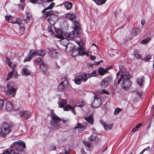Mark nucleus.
<instances>
[{
    "label": "nucleus",
    "instance_id": "nucleus-1",
    "mask_svg": "<svg viewBox=\"0 0 154 154\" xmlns=\"http://www.w3.org/2000/svg\"><path fill=\"white\" fill-rule=\"evenodd\" d=\"M120 70L116 74L117 79H116L114 82V85L116 86L121 84V87L126 90H128L131 85L130 80V75L126 72H123L122 70Z\"/></svg>",
    "mask_w": 154,
    "mask_h": 154
},
{
    "label": "nucleus",
    "instance_id": "nucleus-2",
    "mask_svg": "<svg viewBox=\"0 0 154 154\" xmlns=\"http://www.w3.org/2000/svg\"><path fill=\"white\" fill-rule=\"evenodd\" d=\"M17 89V86L13 82H9L7 85L6 94L9 96L14 97Z\"/></svg>",
    "mask_w": 154,
    "mask_h": 154
},
{
    "label": "nucleus",
    "instance_id": "nucleus-3",
    "mask_svg": "<svg viewBox=\"0 0 154 154\" xmlns=\"http://www.w3.org/2000/svg\"><path fill=\"white\" fill-rule=\"evenodd\" d=\"M96 71H94L91 73L83 74L82 75H77L75 77L74 82L75 83L79 85L82 82H86L88 78L96 76Z\"/></svg>",
    "mask_w": 154,
    "mask_h": 154
},
{
    "label": "nucleus",
    "instance_id": "nucleus-4",
    "mask_svg": "<svg viewBox=\"0 0 154 154\" xmlns=\"http://www.w3.org/2000/svg\"><path fill=\"white\" fill-rule=\"evenodd\" d=\"M52 120L51 121V128L53 129L58 130L61 128L58 123L61 120V119L59 118L54 113H51Z\"/></svg>",
    "mask_w": 154,
    "mask_h": 154
},
{
    "label": "nucleus",
    "instance_id": "nucleus-5",
    "mask_svg": "<svg viewBox=\"0 0 154 154\" xmlns=\"http://www.w3.org/2000/svg\"><path fill=\"white\" fill-rule=\"evenodd\" d=\"M11 147L17 151L20 152L23 151V149L26 147V145L23 141L18 140L14 142L11 146Z\"/></svg>",
    "mask_w": 154,
    "mask_h": 154
},
{
    "label": "nucleus",
    "instance_id": "nucleus-6",
    "mask_svg": "<svg viewBox=\"0 0 154 154\" xmlns=\"http://www.w3.org/2000/svg\"><path fill=\"white\" fill-rule=\"evenodd\" d=\"M11 125L8 123H4L1 128V135L5 137L6 134L9 133L11 130Z\"/></svg>",
    "mask_w": 154,
    "mask_h": 154
},
{
    "label": "nucleus",
    "instance_id": "nucleus-7",
    "mask_svg": "<svg viewBox=\"0 0 154 154\" xmlns=\"http://www.w3.org/2000/svg\"><path fill=\"white\" fill-rule=\"evenodd\" d=\"M79 45L77 48V51H73L71 54L72 56L74 57H76L78 55L83 56L86 54L85 51V48L81 46L79 43L77 42Z\"/></svg>",
    "mask_w": 154,
    "mask_h": 154
},
{
    "label": "nucleus",
    "instance_id": "nucleus-8",
    "mask_svg": "<svg viewBox=\"0 0 154 154\" xmlns=\"http://www.w3.org/2000/svg\"><path fill=\"white\" fill-rule=\"evenodd\" d=\"M113 80L111 76L107 77L104 79L100 83V86L102 87H106L109 86Z\"/></svg>",
    "mask_w": 154,
    "mask_h": 154
},
{
    "label": "nucleus",
    "instance_id": "nucleus-9",
    "mask_svg": "<svg viewBox=\"0 0 154 154\" xmlns=\"http://www.w3.org/2000/svg\"><path fill=\"white\" fill-rule=\"evenodd\" d=\"M29 54L34 56H38L43 57L45 54V51L42 50H30L29 51Z\"/></svg>",
    "mask_w": 154,
    "mask_h": 154
},
{
    "label": "nucleus",
    "instance_id": "nucleus-10",
    "mask_svg": "<svg viewBox=\"0 0 154 154\" xmlns=\"http://www.w3.org/2000/svg\"><path fill=\"white\" fill-rule=\"evenodd\" d=\"M101 100L99 97L95 96L94 100L92 102L91 105L94 108L98 107L101 104Z\"/></svg>",
    "mask_w": 154,
    "mask_h": 154
},
{
    "label": "nucleus",
    "instance_id": "nucleus-11",
    "mask_svg": "<svg viewBox=\"0 0 154 154\" xmlns=\"http://www.w3.org/2000/svg\"><path fill=\"white\" fill-rule=\"evenodd\" d=\"M84 130V127L83 125L80 123H78L77 125L74 128V131L76 132H81Z\"/></svg>",
    "mask_w": 154,
    "mask_h": 154
},
{
    "label": "nucleus",
    "instance_id": "nucleus-12",
    "mask_svg": "<svg viewBox=\"0 0 154 154\" xmlns=\"http://www.w3.org/2000/svg\"><path fill=\"white\" fill-rule=\"evenodd\" d=\"M18 113L20 116H22L25 120L28 119L31 116L29 113L27 111H20Z\"/></svg>",
    "mask_w": 154,
    "mask_h": 154
},
{
    "label": "nucleus",
    "instance_id": "nucleus-13",
    "mask_svg": "<svg viewBox=\"0 0 154 154\" xmlns=\"http://www.w3.org/2000/svg\"><path fill=\"white\" fill-rule=\"evenodd\" d=\"M75 32L74 31H72L71 32H67L64 34V35L65 39H67L68 41L69 40H72L74 36Z\"/></svg>",
    "mask_w": 154,
    "mask_h": 154
},
{
    "label": "nucleus",
    "instance_id": "nucleus-14",
    "mask_svg": "<svg viewBox=\"0 0 154 154\" xmlns=\"http://www.w3.org/2000/svg\"><path fill=\"white\" fill-rule=\"evenodd\" d=\"M100 122L101 124L103 126L104 129L106 130H109L111 129L113 126V124H107L102 119H100Z\"/></svg>",
    "mask_w": 154,
    "mask_h": 154
},
{
    "label": "nucleus",
    "instance_id": "nucleus-15",
    "mask_svg": "<svg viewBox=\"0 0 154 154\" xmlns=\"http://www.w3.org/2000/svg\"><path fill=\"white\" fill-rule=\"evenodd\" d=\"M56 34L55 35L56 37L59 38H62L63 37V32L59 29H56L55 30Z\"/></svg>",
    "mask_w": 154,
    "mask_h": 154
},
{
    "label": "nucleus",
    "instance_id": "nucleus-16",
    "mask_svg": "<svg viewBox=\"0 0 154 154\" xmlns=\"http://www.w3.org/2000/svg\"><path fill=\"white\" fill-rule=\"evenodd\" d=\"M63 109L64 111L71 110L73 113L75 114V113L74 107L69 105H66L65 106L63 107Z\"/></svg>",
    "mask_w": 154,
    "mask_h": 154
},
{
    "label": "nucleus",
    "instance_id": "nucleus-17",
    "mask_svg": "<svg viewBox=\"0 0 154 154\" xmlns=\"http://www.w3.org/2000/svg\"><path fill=\"white\" fill-rule=\"evenodd\" d=\"M66 19L70 20L72 21H75L76 19V17L75 14H68L66 15Z\"/></svg>",
    "mask_w": 154,
    "mask_h": 154
},
{
    "label": "nucleus",
    "instance_id": "nucleus-18",
    "mask_svg": "<svg viewBox=\"0 0 154 154\" xmlns=\"http://www.w3.org/2000/svg\"><path fill=\"white\" fill-rule=\"evenodd\" d=\"M93 116V114L91 113L89 116L85 118V120L92 125H93L94 122Z\"/></svg>",
    "mask_w": 154,
    "mask_h": 154
},
{
    "label": "nucleus",
    "instance_id": "nucleus-19",
    "mask_svg": "<svg viewBox=\"0 0 154 154\" xmlns=\"http://www.w3.org/2000/svg\"><path fill=\"white\" fill-rule=\"evenodd\" d=\"M66 103L67 102L66 100L62 99H60L59 102H58L59 107L61 108L63 107L64 106V105L66 104Z\"/></svg>",
    "mask_w": 154,
    "mask_h": 154
},
{
    "label": "nucleus",
    "instance_id": "nucleus-20",
    "mask_svg": "<svg viewBox=\"0 0 154 154\" xmlns=\"http://www.w3.org/2000/svg\"><path fill=\"white\" fill-rule=\"evenodd\" d=\"M54 14V11L53 10H50L49 11H47L43 16L44 18L46 19L49 16L52 15L53 17L55 18L57 17V16L55 15H53Z\"/></svg>",
    "mask_w": 154,
    "mask_h": 154
},
{
    "label": "nucleus",
    "instance_id": "nucleus-21",
    "mask_svg": "<svg viewBox=\"0 0 154 154\" xmlns=\"http://www.w3.org/2000/svg\"><path fill=\"white\" fill-rule=\"evenodd\" d=\"M98 71L101 76L107 73L106 70L102 67H100L98 69Z\"/></svg>",
    "mask_w": 154,
    "mask_h": 154
},
{
    "label": "nucleus",
    "instance_id": "nucleus-22",
    "mask_svg": "<svg viewBox=\"0 0 154 154\" xmlns=\"http://www.w3.org/2000/svg\"><path fill=\"white\" fill-rule=\"evenodd\" d=\"M74 48L75 46L69 43L66 47V51H71L74 50Z\"/></svg>",
    "mask_w": 154,
    "mask_h": 154
},
{
    "label": "nucleus",
    "instance_id": "nucleus-23",
    "mask_svg": "<svg viewBox=\"0 0 154 154\" xmlns=\"http://www.w3.org/2000/svg\"><path fill=\"white\" fill-rule=\"evenodd\" d=\"M13 108V106L11 103L9 101H7L6 105V109L8 111H11Z\"/></svg>",
    "mask_w": 154,
    "mask_h": 154
},
{
    "label": "nucleus",
    "instance_id": "nucleus-24",
    "mask_svg": "<svg viewBox=\"0 0 154 154\" xmlns=\"http://www.w3.org/2000/svg\"><path fill=\"white\" fill-rule=\"evenodd\" d=\"M85 105V103L82 100L77 101L75 103V106L77 107H82Z\"/></svg>",
    "mask_w": 154,
    "mask_h": 154
},
{
    "label": "nucleus",
    "instance_id": "nucleus-25",
    "mask_svg": "<svg viewBox=\"0 0 154 154\" xmlns=\"http://www.w3.org/2000/svg\"><path fill=\"white\" fill-rule=\"evenodd\" d=\"M137 82L139 84V85L141 87H143L144 85V81L143 80V77H141L137 79Z\"/></svg>",
    "mask_w": 154,
    "mask_h": 154
},
{
    "label": "nucleus",
    "instance_id": "nucleus-26",
    "mask_svg": "<svg viewBox=\"0 0 154 154\" xmlns=\"http://www.w3.org/2000/svg\"><path fill=\"white\" fill-rule=\"evenodd\" d=\"M26 19H25V21L26 22V23H29L31 20L32 18V15L30 13L28 12L26 13Z\"/></svg>",
    "mask_w": 154,
    "mask_h": 154
},
{
    "label": "nucleus",
    "instance_id": "nucleus-27",
    "mask_svg": "<svg viewBox=\"0 0 154 154\" xmlns=\"http://www.w3.org/2000/svg\"><path fill=\"white\" fill-rule=\"evenodd\" d=\"M47 66L46 64H42L40 66V69L42 72L44 73H46L47 72Z\"/></svg>",
    "mask_w": 154,
    "mask_h": 154
},
{
    "label": "nucleus",
    "instance_id": "nucleus-28",
    "mask_svg": "<svg viewBox=\"0 0 154 154\" xmlns=\"http://www.w3.org/2000/svg\"><path fill=\"white\" fill-rule=\"evenodd\" d=\"M58 54V53L54 50H51L50 52L51 57L53 58H56Z\"/></svg>",
    "mask_w": 154,
    "mask_h": 154
},
{
    "label": "nucleus",
    "instance_id": "nucleus-29",
    "mask_svg": "<svg viewBox=\"0 0 154 154\" xmlns=\"http://www.w3.org/2000/svg\"><path fill=\"white\" fill-rule=\"evenodd\" d=\"M60 42L61 44L66 47V46L69 43L68 40L65 38L61 40L60 41Z\"/></svg>",
    "mask_w": 154,
    "mask_h": 154
},
{
    "label": "nucleus",
    "instance_id": "nucleus-30",
    "mask_svg": "<svg viewBox=\"0 0 154 154\" xmlns=\"http://www.w3.org/2000/svg\"><path fill=\"white\" fill-rule=\"evenodd\" d=\"M3 154H19L18 153L15 152L13 149L7 150L5 151Z\"/></svg>",
    "mask_w": 154,
    "mask_h": 154
},
{
    "label": "nucleus",
    "instance_id": "nucleus-31",
    "mask_svg": "<svg viewBox=\"0 0 154 154\" xmlns=\"http://www.w3.org/2000/svg\"><path fill=\"white\" fill-rule=\"evenodd\" d=\"M72 4L70 2H66L65 4V6L66 9L69 10L72 8Z\"/></svg>",
    "mask_w": 154,
    "mask_h": 154
},
{
    "label": "nucleus",
    "instance_id": "nucleus-32",
    "mask_svg": "<svg viewBox=\"0 0 154 154\" xmlns=\"http://www.w3.org/2000/svg\"><path fill=\"white\" fill-rule=\"evenodd\" d=\"M98 5L104 4L107 0H92Z\"/></svg>",
    "mask_w": 154,
    "mask_h": 154
},
{
    "label": "nucleus",
    "instance_id": "nucleus-33",
    "mask_svg": "<svg viewBox=\"0 0 154 154\" xmlns=\"http://www.w3.org/2000/svg\"><path fill=\"white\" fill-rule=\"evenodd\" d=\"M138 51L137 50H136L134 53V54L135 56L138 59H142V56L141 54H140L138 52Z\"/></svg>",
    "mask_w": 154,
    "mask_h": 154
},
{
    "label": "nucleus",
    "instance_id": "nucleus-34",
    "mask_svg": "<svg viewBox=\"0 0 154 154\" xmlns=\"http://www.w3.org/2000/svg\"><path fill=\"white\" fill-rule=\"evenodd\" d=\"M5 19L8 22L13 23L14 20L13 17L11 15H9L8 16L5 17Z\"/></svg>",
    "mask_w": 154,
    "mask_h": 154
},
{
    "label": "nucleus",
    "instance_id": "nucleus-35",
    "mask_svg": "<svg viewBox=\"0 0 154 154\" xmlns=\"http://www.w3.org/2000/svg\"><path fill=\"white\" fill-rule=\"evenodd\" d=\"M35 62L37 64L40 66L42 64H43V62L42 59L40 58H37L35 60Z\"/></svg>",
    "mask_w": 154,
    "mask_h": 154
},
{
    "label": "nucleus",
    "instance_id": "nucleus-36",
    "mask_svg": "<svg viewBox=\"0 0 154 154\" xmlns=\"http://www.w3.org/2000/svg\"><path fill=\"white\" fill-rule=\"evenodd\" d=\"M35 56L34 55H32V54H29L28 55L26 58L24 60V61L26 62L27 61H29L31 60L32 57Z\"/></svg>",
    "mask_w": 154,
    "mask_h": 154
},
{
    "label": "nucleus",
    "instance_id": "nucleus-37",
    "mask_svg": "<svg viewBox=\"0 0 154 154\" xmlns=\"http://www.w3.org/2000/svg\"><path fill=\"white\" fill-rule=\"evenodd\" d=\"M145 150H144V152H145V153L146 154H151L152 148L150 147L149 146H148L146 148H144Z\"/></svg>",
    "mask_w": 154,
    "mask_h": 154
},
{
    "label": "nucleus",
    "instance_id": "nucleus-38",
    "mask_svg": "<svg viewBox=\"0 0 154 154\" xmlns=\"http://www.w3.org/2000/svg\"><path fill=\"white\" fill-rule=\"evenodd\" d=\"M22 72L25 75H30V72L27 69L23 68V69Z\"/></svg>",
    "mask_w": 154,
    "mask_h": 154
},
{
    "label": "nucleus",
    "instance_id": "nucleus-39",
    "mask_svg": "<svg viewBox=\"0 0 154 154\" xmlns=\"http://www.w3.org/2000/svg\"><path fill=\"white\" fill-rule=\"evenodd\" d=\"M150 38H147L145 39L140 42V43L143 44H146L150 40Z\"/></svg>",
    "mask_w": 154,
    "mask_h": 154
},
{
    "label": "nucleus",
    "instance_id": "nucleus-40",
    "mask_svg": "<svg viewBox=\"0 0 154 154\" xmlns=\"http://www.w3.org/2000/svg\"><path fill=\"white\" fill-rule=\"evenodd\" d=\"M30 2L33 3H38V4H41L43 2V0H29Z\"/></svg>",
    "mask_w": 154,
    "mask_h": 154
},
{
    "label": "nucleus",
    "instance_id": "nucleus-41",
    "mask_svg": "<svg viewBox=\"0 0 154 154\" xmlns=\"http://www.w3.org/2000/svg\"><path fill=\"white\" fill-rule=\"evenodd\" d=\"M66 88L63 85V84L60 83L59 84L57 87V88L59 91H62L65 88Z\"/></svg>",
    "mask_w": 154,
    "mask_h": 154
},
{
    "label": "nucleus",
    "instance_id": "nucleus-42",
    "mask_svg": "<svg viewBox=\"0 0 154 154\" xmlns=\"http://www.w3.org/2000/svg\"><path fill=\"white\" fill-rule=\"evenodd\" d=\"M97 136V134L95 133H93L92 135L89 137V139L91 141H92L95 140L96 137Z\"/></svg>",
    "mask_w": 154,
    "mask_h": 154
},
{
    "label": "nucleus",
    "instance_id": "nucleus-43",
    "mask_svg": "<svg viewBox=\"0 0 154 154\" xmlns=\"http://www.w3.org/2000/svg\"><path fill=\"white\" fill-rule=\"evenodd\" d=\"M5 61L6 63L9 66L11 67V60L8 58V57H6Z\"/></svg>",
    "mask_w": 154,
    "mask_h": 154
},
{
    "label": "nucleus",
    "instance_id": "nucleus-44",
    "mask_svg": "<svg viewBox=\"0 0 154 154\" xmlns=\"http://www.w3.org/2000/svg\"><path fill=\"white\" fill-rule=\"evenodd\" d=\"M5 102V100H0V110L2 109Z\"/></svg>",
    "mask_w": 154,
    "mask_h": 154
},
{
    "label": "nucleus",
    "instance_id": "nucleus-45",
    "mask_svg": "<svg viewBox=\"0 0 154 154\" xmlns=\"http://www.w3.org/2000/svg\"><path fill=\"white\" fill-rule=\"evenodd\" d=\"M122 110L121 109L119 108H116L114 111V114L116 115L118 114Z\"/></svg>",
    "mask_w": 154,
    "mask_h": 154
},
{
    "label": "nucleus",
    "instance_id": "nucleus-46",
    "mask_svg": "<svg viewBox=\"0 0 154 154\" xmlns=\"http://www.w3.org/2000/svg\"><path fill=\"white\" fill-rule=\"evenodd\" d=\"M63 85L66 88L69 87V84L68 81L67 79L64 81V82L63 83Z\"/></svg>",
    "mask_w": 154,
    "mask_h": 154
},
{
    "label": "nucleus",
    "instance_id": "nucleus-47",
    "mask_svg": "<svg viewBox=\"0 0 154 154\" xmlns=\"http://www.w3.org/2000/svg\"><path fill=\"white\" fill-rule=\"evenodd\" d=\"M48 20L51 25H53L55 24V21H52V20H51L50 17L48 18Z\"/></svg>",
    "mask_w": 154,
    "mask_h": 154
},
{
    "label": "nucleus",
    "instance_id": "nucleus-48",
    "mask_svg": "<svg viewBox=\"0 0 154 154\" xmlns=\"http://www.w3.org/2000/svg\"><path fill=\"white\" fill-rule=\"evenodd\" d=\"M13 74H14V71H13L10 72H9V74H8V77L7 78V80H8L10 78H11L12 77V76L13 75Z\"/></svg>",
    "mask_w": 154,
    "mask_h": 154
},
{
    "label": "nucleus",
    "instance_id": "nucleus-49",
    "mask_svg": "<svg viewBox=\"0 0 154 154\" xmlns=\"http://www.w3.org/2000/svg\"><path fill=\"white\" fill-rule=\"evenodd\" d=\"M152 57L150 55H147V56L144 57L143 59V60L144 61H147L151 59Z\"/></svg>",
    "mask_w": 154,
    "mask_h": 154
},
{
    "label": "nucleus",
    "instance_id": "nucleus-50",
    "mask_svg": "<svg viewBox=\"0 0 154 154\" xmlns=\"http://www.w3.org/2000/svg\"><path fill=\"white\" fill-rule=\"evenodd\" d=\"M55 5L54 3L52 2L49 6L47 8L48 10L50 9H52L54 7Z\"/></svg>",
    "mask_w": 154,
    "mask_h": 154
},
{
    "label": "nucleus",
    "instance_id": "nucleus-51",
    "mask_svg": "<svg viewBox=\"0 0 154 154\" xmlns=\"http://www.w3.org/2000/svg\"><path fill=\"white\" fill-rule=\"evenodd\" d=\"M13 23H18V25H20V24H21V23L20 21V19L19 18H17L16 21L14 20Z\"/></svg>",
    "mask_w": 154,
    "mask_h": 154
},
{
    "label": "nucleus",
    "instance_id": "nucleus-52",
    "mask_svg": "<svg viewBox=\"0 0 154 154\" xmlns=\"http://www.w3.org/2000/svg\"><path fill=\"white\" fill-rule=\"evenodd\" d=\"M48 31L50 32V35H52L54 34L53 31L52 30V27L51 26H49L48 27Z\"/></svg>",
    "mask_w": 154,
    "mask_h": 154
},
{
    "label": "nucleus",
    "instance_id": "nucleus-53",
    "mask_svg": "<svg viewBox=\"0 0 154 154\" xmlns=\"http://www.w3.org/2000/svg\"><path fill=\"white\" fill-rule=\"evenodd\" d=\"M72 22H73V23L74 25V26L75 28L79 26V24L78 21H76V19L75 21H73Z\"/></svg>",
    "mask_w": 154,
    "mask_h": 154
},
{
    "label": "nucleus",
    "instance_id": "nucleus-54",
    "mask_svg": "<svg viewBox=\"0 0 154 154\" xmlns=\"http://www.w3.org/2000/svg\"><path fill=\"white\" fill-rule=\"evenodd\" d=\"M142 123H140L137 125L135 127V128L137 129L138 130L141 126H142Z\"/></svg>",
    "mask_w": 154,
    "mask_h": 154
},
{
    "label": "nucleus",
    "instance_id": "nucleus-55",
    "mask_svg": "<svg viewBox=\"0 0 154 154\" xmlns=\"http://www.w3.org/2000/svg\"><path fill=\"white\" fill-rule=\"evenodd\" d=\"M84 143L85 145L88 147H90V144L89 142L85 141H84Z\"/></svg>",
    "mask_w": 154,
    "mask_h": 154
},
{
    "label": "nucleus",
    "instance_id": "nucleus-56",
    "mask_svg": "<svg viewBox=\"0 0 154 154\" xmlns=\"http://www.w3.org/2000/svg\"><path fill=\"white\" fill-rule=\"evenodd\" d=\"M66 79H67L66 77H63L61 78L60 79L61 82L60 83L63 84V83L64 82V81L66 80Z\"/></svg>",
    "mask_w": 154,
    "mask_h": 154
},
{
    "label": "nucleus",
    "instance_id": "nucleus-57",
    "mask_svg": "<svg viewBox=\"0 0 154 154\" xmlns=\"http://www.w3.org/2000/svg\"><path fill=\"white\" fill-rule=\"evenodd\" d=\"M101 93H102L103 94H108V91L104 89L102 90L101 91Z\"/></svg>",
    "mask_w": 154,
    "mask_h": 154
},
{
    "label": "nucleus",
    "instance_id": "nucleus-58",
    "mask_svg": "<svg viewBox=\"0 0 154 154\" xmlns=\"http://www.w3.org/2000/svg\"><path fill=\"white\" fill-rule=\"evenodd\" d=\"M61 120H62L63 122V123H66L69 121V120L68 119H61Z\"/></svg>",
    "mask_w": 154,
    "mask_h": 154
},
{
    "label": "nucleus",
    "instance_id": "nucleus-59",
    "mask_svg": "<svg viewBox=\"0 0 154 154\" xmlns=\"http://www.w3.org/2000/svg\"><path fill=\"white\" fill-rule=\"evenodd\" d=\"M96 58V57L95 56H92V55L90 56V59L91 60H93L95 59Z\"/></svg>",
    "mask_w": 154,
    "mask_h": 154
},
{
    "label": "nucleus",
    "instance_id": "nucleus-60",
    "mask_svg": "<svg viewBox=\"0 0 154 154\" xmlns=\"http://www.w3.org/2000/svg\"><path fill=\"white\" fill-rule=\"evenodd\" d=\"M142 93L141 92H138L137 93V94L138 95L139 97H140L142 96Z\"/></svg>",
    "mask_w": 154,
    "mask_h": 154
},
{
    "label": "nucleus",
    "instance_id": "nucleus-61",
    "mask_svg": "<svg viewBox=\"0 0 154 154\" xmlns=\"http://www.w3.org/2000/svg\"><path fill=\"white\" fill-rule=\"evenodd\" d=\"M16 66V64H13L12 66L11 67V66L12 69L14 71V70L15 69Z\"/></svg>",
    "mask_w": 154,
    "mask_h": 154
},
{
    "label": "nucleus",
    "instance_id": "nucleus-62",
    "mask_svg": "<svg viewBox=\"0 0 154 154\" xmlns=\"http://www.w3.org/2000/svg\"><path fill=\"white\" fill-rule=\"evenodd\" d=\"M48 10V9H47V8H45V9H44L42 11V12L43 14H44L45 13V12L47 10Z\"/></svg>",
    "mask_w": 154,
    "mask_h": 154
},
{
    "label": "nucleus",
    "instance_id": "nucleus-63",
    "mask_svg": "<svg viewBox=\"0 0 154 154\" xmlns=\"http://www.w3.org/2000/svg\"><path fill=\"white\" fill-rule=\"evenodd\" d=\"M102 60H100V61H99V62H94V64H96V65H98L99 64H100V63L102 62Z\"/></svg>",
    "mask_w": 154,
    "mask_h": 154
},
{
    "label": "nucleus",
    "instance_id": "nucleus-64",
    "mask_svg": "<svg viewBox=\"0 0 154 154\" xmlns=\"http://www.w3.org/2000/svg\"><path fill=\"white\" fill-rule=\"evenodd\" d=\"M137 129L135 128V127L132 129L131 131V132L134 133L136 131Z\"/></svg>",
    "mask_w": 154,
    "mask_h": 154
}]
</instances>
